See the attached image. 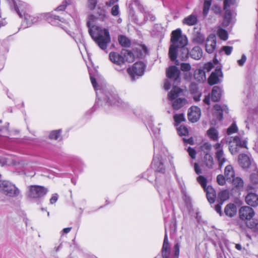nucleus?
<instances>
[{
	"label": "nucleus",
	"instance_id": "f257e3e1",
	"mask_svg": "<svg viewBox=\"0 0 258 258\" xmlns=\"http://www.w3.org/2000/svg\"><path fill=\"white\" fill-rule=\"evenodd\" d=\"M171 42L172 44L168 53L170 59L174 61L178 56L182 60H185L189 53L188 49L185 47L188 41L186 36L182 35L180 29L172 31Z\"/></svg>",
	"mask_w": 258,
	"mask_h": 258
},
{
	"label": "nucleus",
	"instance_id": "f03ea898",
	"mask_svg": "<svg viewBox=\"0 0 258 258\" xmlns=\"http://www.w3.org/2000/svg\"><path fill=\"white\" fill-rule=\"evenodd\" d=\"M90 78L91 83L96 91V95L98 98V101L96 102L99 104H102L103 102H105V106H117L124 110H127L130 108V105L127 102H125L121 100L118 97L117 95L111 92H107L104 94L103 92L99 90L98 89L96 79L91 74H90Z\"/></svg>",
	"mask_w": 258,
	"mask_h": 258
},
{
	"label": "nucleus",
	"instance_id": "7ed1b4c3",
	"mask_svg": "<svg viewBox=\"0 0 258 258\" xmlns=\"http://www.w3.org/2000/svg\"><path fill=\"white\" fill-rule=\"evenodd\" d=\"M89 33L94 41L102 50L107 47V45L110 42V36L107 29L103 28L97 26H92L90 22H88Z\"/></svg>",
	"mask_w": 258,
	"mask_h": 258
},
{
	"label": "nucleus",
	"instance_id": "20e7f679",
	"mask_svg": "<svg viewBox=\"0 0 258 258\" xmlns=\"http://www.w3.org/2000/svg\"><path fill=\"white\" fill-rule=\"evenodd\" d=\"M166 75L168 79L164 82V88L168 90L170 89L171 81H173V87H176L180 82V71L176 66H171L166 70Z\"/></svg>",
	"mask_w": 258,
	"mask_h": 258
},
{
	"label": "nucleus",
	"instance_id": "39448f33",
	"mask_svg": "<svg viewBox=\"0 0 258 258\" xmlns=\"http://www.w3.org/2000/svg\"><path fill=\"white\" fill-rule=\"evenodd\" d=\"M0 192L7 197L15 198L20 194V190L11 182L0 180Z\"/></svg>",
	"mask_w": 258,
	"mask_h": 258
},
{
	"label": "nucleus",
	"instance_id": "423d86ee",
	"mask_svg": "<svg viewBox=\"0 0 258 258\" xmlns=\"http://www.w3.org/2000/svg\"><path fill=\"white\" fill-rule=\"evenodd\" d=\"M182 92V90L180 88L173 87L168 93V99L172 101L174 100L172 103V107L175 110L180 109L185 104L186 100L184 98H177Z\"/></svg>",
	"mask_w": 258,
	"mask_h": 258
},
{
	"label": "nucleus",
	"instance_id": "0eeeda50",
	"mask_svg": "<svg viewBox=\"0 0 258 258\" xmlns=\"http://www.w3.org/2000/svg\"><path fill=\"white\" fill-rule=\"evenodd\" d=\"M144 68V63L140 61L136 62L132 68L127 69V72L132 81L135 80L138 77L143 75Z\"/></svg>",
	"mask_w": 258,
	"mask_h": 258
},
{
	"label": "nucleus",
	"instance_id": "6e6552de",
	"mask_svg": "<svg viewBox=\"0 0 258 258\" xmlns=\"http://www.w3.org/2000/svg\"><path fill=\"white\" fill-rule=\"evenodd\" d=\"M213 148L215 150V157L217 160L219 166L221 169L223 164L226 162L227 159L223 151V145L222 143H217L214 145Z\"/></svg>",
	"mask_w": 258,
	"mask_h": 258
},
{
	"label": "nucleus",
	"instance_id": "1a4fd4ad",
	"mask_svg": "<svg viewBox=\"0 0 258 258\" xmlns=\"http://www.w3.org/2000/svg\"><path fill=\"white\" fill-rule=\"evenodd\" d=\"M48 190L47 188L42 186L31 185L29 187L28 196L32 199L38 198L45 195Z\"/></svg>",
	"mask_w": 258,
	"mask_h": 258
},
{
	"label": "nucleus",
	"instance_id": "9d476101",
	"mask_svg": "<svg viewBox=\"0 0 258 258\" xmlns=\"http://www.w3.org/2000/svg\"><path fill=\"white\" fill-rule=\"evenodd\" d=\"M152 168L156 171L164 173L165 167L164 164V159L160 154H155L151 164Z\"/></svg>",
	"mask_w": 258,
	"mask_h": 258
},
{
	"label": "nucleus",
	"instance_id": "9b49d317",
	"mask_svg": "<svg viewBox=\"0 0 258 258\" xmlns=\"http://www.w3.org/2000/svg\"><path fill=\"white\" fill-rule=\"evenodd\" d=\"M233 143L236 145H230L229 150L232 155H235L238 152V147L247 148V141L245 139L239 136H235L233 139Z\"/></svg>",
	"mask_w": 258,
	"mask_h": 258
},
{
	"label": "nucleus",
	"instance_id": "f8f14e48",
	"mask_svg": "<svg viewBox=\"0 0 258 258\" xmlns=\"http://www.w3.org/2000/svg\"><path fill=\"white\" fill-rule=\"evenodd\" d=\"M255 186L251 185H248L247 186V191L248 194L245 197V202L249 206L255 207L258 206V195L251 191V190L254 189Z\"/></svg>",
	"mask_w": 258,
	"mask_h": 258
},
{
	"label": "nucleus",
	"instance_id": "ddd939ff",
	"mask_svg": "<svg viewBox=\"0 0 258 258\" xmlns=\"http://www.w3.org/2000/svg\"><path fill=\"white\" fill-rule=\"evenodd\" d=\"M239 216L242 221H248L252 219L254 215L253 209L248 206H243L239 210Z\"/></svg>",
	"mask_w": 258,
	"mask_h": 258
},
{
	"label": "nucleus",
	"instance_id": "4468645a",
	"mask_svg": "<svg viewBox=\"0 0 258 258\" xmlns=\"http://www.w3.org/2000/svg\"><path fill=\"white\" fill-rule=\"evenodd\" d=\"M14 10L16 11L20 17L23 15L25 16L27 12V6L26 3L20 1V0H12Z\"/></svg>",
	"mask_w": 258,
	"mask_h": 258
},
{
	"label": "nucleus",
	"instance_id": "2eb2a0df",
	"mask_svg": "<svg viewBox=\"0 0 258 258\" xmlns=\"http://www.w3.org/2000/svg\"><path fill=\"white\" fill-rule=\"evenodd\" d=\"M223 74L221 69L217 68L213 72L208 78V83L210 85H213L219 83L220 82V78H222Z\"/></svg>",
	"mask_w": 258,
	"mask_h": 258
},
{
	"label": "nucleus",
	"instance_id": "dca6fc26",
	"mask_svg": "<svg viewBox=\"0 0 258 258\" xmlns=\"http://www.w3.org/2000/svg\"><path fill=\"white\" fill-rule=\"evenodd\" d=\"M216 37L214 34L209 35L206 40L205 45L206 51L208 53H212L215 50L216 47Z\"/></svg>",
	"mask_w": 258,
	"mask_h": 258
},
{
	"label": "nucleus",
	"instance_id": "f3484780",
	"mask_svg": "<svg viewBox=\"0 0 258 258\" xmlns=\"http://www.w3.org/2000/svg\"><path fill=\"white\" fill-rule=\"evenodd\" d=\"M201 115V109L197 106H191L188 110V118L192 122H197Z\"/></svg>",
	"mask_w": 258,
	"mask_h": 258
},
{
	"label": "nucleus",
	"instance_id": "a211bd4d",
	"mask_svg": "<svg viewBox=\"0 0 258 258\" xmlns=\"http://www.w3.org/2000/svg\"><path fill=\"white\" fill-rule=\"evenodd\" d=\"M165 233L162 248V256L163 258H169L170 254V247L168 241L167 230V225L165 224Z\"/></svg>",
	"mask_w": 258,
	"mask_h": 258
},
{
	"label": "nucleus",
	"instance_id": "6ab92c4d",
	"mask_svg": "<svg viewBox=\"0 0 258 258\" xmlns=\"http://www.w3.org/2000/svg\"><path fill=\"white\" fill-rule=\"evenodd\" d=\"M109 58L113 63L121 67L124 64V58L122 54L116 52H111L109 53Z\"/></svg>",
	"mask_w": 258,
	"mask_h": 258
},
{
	"label": "nucleus",
	"instance_id": "aec40b11",
	"mask_svg": "<svg viewBox=\"0 0 258 258\" xmlns=\"http://www.w3.org/2000/svg\"><path fill=\"white\" fill-rule=\"evenodd\" d=\"M238 161L240 165L243 168H248L251 164L249 157L244 154H241L239 155Z\"/></svg>",
	"mask_w": 258,
	"mask_h": 258
},
{
	"label": "nucleus",
	"instance_id": "412c9836",
	"mask_svg": "<svg viewBox=\"0 0 258 258\" xmlns=\"http://www.w3.org/2000/svg\"><path fill=\"white\" fill-rule=\"evenodd\" d=\"M204 190L206 192L209 202L211 204L214 203L216 199V192L214 189L211 186L208 185Z\"/></svg>",
	"mask_w": 258,
	"mask_h": 258
},
{
	"label": "nucleus",
	"instance_id": "4be33fe9",
	"mask_svg": "<svg viewBox=\"0 0 258 258\" xmlns=\"http://www.w3.org/2000/svg\"><path fill=\"white\" fill-rule=\"evenodd\" d=\"M46 19L47 21L52 25H60V23L62 21L59 19V17L52 14H47L46 15Z\"/></svg>",
	"mask_w": 258,
	"mask_h": 258
},
{
	"label": "nucleus",
	"instance_id": "5701e85b",
	"mask_svg": "<svg viewBox=\"0 0 258 258\" xmlns=\"http://www.w3.org/2000/svg\"><path fill=\"white\" fill-rule=\"evenodd\" d=\"M224 176L227 181H231L232 178L235 176V171L232 165H228L225 167Z\"/></svg>",
	"mask_w": 258,
	"mask_h": 258
},
{
	"label": "nucleus",
	"instance_id": "b1692460",
	"mask_svg": "<svg viewBox=\"0 0 258 258\" xmlns=\"http://www.w3.org/2000/svg\"><path fill=\"white\" fill-rule=\"evenodd\" d=\"M189 54L191 58L196 60H199L203 56V50L200 46H197L191 50Z\"/></svg>",
	"mask_w": 258,
	"mask_h": 258
},
{
	"label": "nucleus",
	"instance_id": "393cba45",
	"mask_svg": "<svg viewBox=\"0 0 258 258\" xmlns=\"http://www.w3.org/2000/svg\"><path fill=\"white\" fill-rule=\"evenodd\" d=\"M222 89L218 86H214L211 92V98L214 102L219 101L221 98Z\"/></svg>",
	"mask_w": 258,
	"mask_h": 258
},
{
	"label": "nucleus",
	"instance_id": "a878e982",
	"mask_svg": "<svg viewBox=\"0 0 258 258\" xmlns=\"http://www.w3.org/2000/svg\"><path fill=\"white\" fill-rule=\"evenodd\" d=\"M194 77L198 82H204L206 80L205 71L202 69H197L195 71Z\"/></svg>",
	"mask_w": 258,
	"mask_h": 258
},
{
	"label": "nucleus",
	"instance_id": "bb28decb",
	"mask_svg": "<svg viewBox=\"0 0 258 258\" xmlns=\"http://www.w3.org/2000/svg\"><path fill=\"white\" fill-rule=\"evenodd\" d=\"M236 207L233 204H228L224 209V213L225 215L230 217L234 216L236 214Z\"/></svg>",
	"mask_w": 258,
	"mask_h": 258
},
{
	"label": "nucleus",
	"instance_id": "cd10ccee",
	"mask_svg": "<svg viewBox=\"0 0 258 258\" xmlns=\"http://www.w3.org/2000/svg\"><path fill=\"white\" fill-rule=\"evenodd\" d=\"M24 19L28 26H31L39 21V17L37 16L32 15L30 13H26L24 16Z\"/></svg>",
	"mask_w": 258,
	"mask_h": 258
},
{
	"label": "nucleus",
	"instance_id": "c85d7f7f",
	"mask_svg": "<svg viewBox=\"0 0 258 258\" xmlns=\"http://www.w3.org/2000/svg\"><path fill=\"white\" fill-rule=\"evenodd\" d=\"M232 185L239 191L243 189L244 182L242 178L239 177H234L231 181Z\"/></svg>",
	"mask_w": 258,
	"mask_h": 258
},
{
	"label": "nucleus",
	"instance_id": "c756f323",
	"mask_svg": "<svg viewBox=\"0 0 258 258\" xmlns=\"http://www.w3.org/2000/svg\"><path fill=\"white\" fill-rule=\"evenodd\" d=\"M205 41V35L200 32L194 34L192 37V42L198 44H202Z\"/></svg>",
	"mask_w": 258,
	"mask_h": 258
},
{
	"label": "nucleus",
	"instance_id": "7c9ffc66",
	"mask_svg": "<svg viewBox=\"0 0 258 258\" xmlns=\"http://www.w3.org/2000/svg\"><path fill=\"white\" fill-rule=\"evenodd\" d=\"M224 10L225 13L223 24L224 26L227 27L232 22V14L229 9H224Z\"/></svg>",
	"mask_w": 258,
	"mask_h": 258
},
{
	"label": "nucleus",
	"instance_id": "2f4dec72",
	"mask_svg": "<svg viewBox=\"0 0 258 258\" xmlns=\"http://www.w3.org/2000/svg\"><path fill=\"white\" fill-rule=\"evenodd\" d=\"M197 17L195 15L192 14L185 17L183 20V23L188 26L195 25L197 23Z\"/></svg>",
	"mask_w": 258,
	"mask_h": 258
},
{
	"label": "nucleus",
	"instance_id": "473e14b6",
	"mask_svg": "<svg viewBox=\"0 0 258 258\" xmlns=\"http://www.w3.org/2000/svg\"><path fill=\"white\" fill-rule=\"evenodd\" d=\"M121 54L124 58V63L126 61L128 62H133L135 60V55L131 51L124 50L121 51Z\"/></svg>",
	"mask_w": 258,
	"mask_h": 258
},
{
	"label": "nucleus",
	"instance_id": "72a5a7b5",
	"mask_svg": "<svg viewBox=\"0 0 258 258\" xmlns=\"http://www.w3.org/2000/svg\"><path fill=\"white\" fill-rule=\"evenodd\" d=\"M205 163L207 167L212 168L214 165V162L212 156L208 152L205 153L204 156Z\"/></svg>",
	"mask_w": 258,
	"mask_h": 258
},
{
	"label": "nucleus",
	"instance_id": "f704fd0d",
	"mask_svg": "<svg viewBox=\"0 0 258 258\" xmlns=\"http://www.w3.org/2000/svg\"><path fill=\"white\" fill-rule=\"evenodd\" d=\"M118 40L119 44L123 47H128L131 45L130 40L123 35L119 36Z\"/></svg>",
	"mask_w": 258,
	"mask_h": 258
},
{
	"label": "nucleus",
	"instance_id": "c9c22d12",
	"mask_svg": "<svg viewBox=\"0 0 258 258\" xmlns=\"http://www.w3.org/2000/svg\"><path fill=\"white\" fill-rule=\"evenodd\" d=\"M207 135L213 141H217L218 139V132L214 127H211L208 130Z\"/></svg>",
	"mask_w": 258,
	"mask_h": 258
},
{
	"label": "nucleus",
	"instance_id": "e433bc0d",
	"mask_svg": "<svg viewBox=\"0 0 258 258\" xmlns=\"http://www.w3.org/2000/svg\"><path fill=\"white\" fill-rule=\"evenodd\" d=\"M229 197V191L227 190H222L218 194V202L224 203V202Z\"/></svg>",
	"mask_w": 258,
	"mask_h": 258
},
{
	"label": "nucleus",
	"instance_id": "4c0bfd02",
	"mask_svg": "<svg viewBox=\"0 0 258 258\" xmlns=\"http://www.w3.org/2000/svg\"><path fill=\"white\" fill-rule=\"evenodd\" d=\"M217 35L219 37L223 40H226L228 37L227 31L222 28H219L218 29Z\"/></svg>",
	"mask_w": 258,
	"mask_h": 258
},
{
	"label": "nucleus",
	"instance_id": "58836bf2",
	"mask_svg": "<svg viewBox=\"0 0 258 258\" xmlns=\"http://www.w3.org/2000/svg\"><path fill=\"white\" fill-rule=\"evenodd\" d=\"M212 0H205L203 9V15L204 17H206L209 13V11L211 6Z\"/></svg>",
	"mask_w": 258,
	"mask_h": 258
},
{
	"label": "nucleus",
	"instance_id": "ea45409f",
	"mask_svg": "<svg viewBox=\"0 0 258 258\" xmlns=\"http://www.w3.org/2000/svg\"><path fill=\"white\" fill-rule=\"evenodd\" d=\"M60 136V130H56L52 131L49 134V138L57 140L59 139Z\"/></svg>",
	"mask_w": 258,
	"mask_h": 258
},
{
	"label": "nucleus",
	"instance_id": "a19ab883",
	"mask_svg": "<svg viewBox=\"0 0 258 258\" xmlns=\"http://www.w3.org/2000/svg\"><path fill=\"white\" fill-rule=\"evenodd\" d=\"M72 0H64L62 4L59 5L57 8V11H64L68 5H71Z\"/></svg>",
	"mask_w": 258,
	"mask_h": 258
},
{
	"label": "nucleus",
	"instance_id": "79ce46f5",
	"mask_svg": "<svg viewBox=\"0 0 258 258\" xmlns=\"http://www.w3.org/2000/svg\"><path fill=\"white\" fill-rule=\"evenodd\" d=\"M238 131V127L235 123H233L227 129V134L228 135H230L235 133H236Z\"/></svg>",
	"mask_w": 258,
	"mask_h": 258
},
{
	"label": "nucleus",
	"instance_id": "37998d69",
	"mask_svg": "<svg viewBox=\"0 0 258 258\" xmlns=\"http://www.w3.org/2000/svg\"><path fill=\"white\" fill-rule=\"evenodd\" d=\"M174 119L176 124H179L185 120L184 115L183 113L176 114L174 115Z\"/></svg>",
	"mask_w": 258,
	"mask_h": 258
},
{
	"label": "nucleus",
	"instance_id": "c03bdc74",
	"mask_svg": "<svg viewBox=\"0 0 258 258\" xmlns=\"http://www.w3.org/2000/svg\"><path fill=\"white\" fill-rule=\"evenodd\" d=\"M197 180L204 189L207 188L208 186H207V180L205 177L200 175L197 178Z\"/></svg>",
	"mask_w": 258,
	"mask_h": 258
},
{
	"label": "nucleus",
	"instance_id": "a18cd8bd",
	"mask_svg": "<svg viewBox=\"0 0 258 258\" xmlns=\"http://www.w3.org/2000/svg\"><path fill=\"white\" fill-rule=\"evenodd\" d=\"M177 132L180 136H186L188 133V129L183 125H181L177 128Z\"/></svg>",
	"mask_w": 258,
	"mask_h": 258
},
{
	"label": "nucleus",
	"instance_id": "49530a36",
	"mask_svg": "<svg viewBox=\"0 0 258 258\" xmlns=\"http://www.w3.org/2000/svg\"><path fill=\"white\" fill-rule=\"evenodd\" d=\"M226 178L222 174H219L217 177V181L220 185H223L226 182Z\"/></svg>",
	"mask_w": 258,
	"mask_h": 258
},
{
	"label": "nucleus",
	"instance_id": "de8ad7c7",
	"mask_svg": "<svg viewBox=\"0 0 258 258\" xmlns=\"http://www.w3.org/2000/svg\"><path fill=\"white\" fill-rule=\"evenodd\" d=\"M111 14L113 16H117L119 14V6L115 5L111 9Z\"/></svg>",
	"mask_w": 258,
	"mask_h": 258
},
{
	"label": "nucleus",
	"instance_id": "09e8293b",
	"mask_svg": "<svg viewBox=\"0 0 258 258\" xmlns=\"http://www.w3.org/2000/svg\"><path fill=\"white\" fill-rule=\"evenodd\" d=\"M236 3V0H224V9H228L230 6L234 5Z\"/></svg>",
	"mask_w": 258,
	"mask_h": 258
},
{
	"label": "nucleus",
	"instance_id": "8fccbe9b",
	"mask_svg": "<svg viewBox=\"0 0 258 258\" xmlns=\"http://www.w3.org/2000/svg\"><path fill=\"white\" fill-rule=\"evenodd\" d=\"M221 50L224 51L226 55H229L231 53L233 47L230 46H224L221 48Z\"/></svg>",
	"mask_w": 258,
	"mask_h": 258
},
{
	"label": "nucleus",
	"instance_id": "3c124183",
	"mask_svg": "<svg viewBox=\"0 0 258 258\" xmlns=\"http://www.w3.org/2000/svg\"><path fill=\"white\" fill-rule=\"evenodd\" d=\"M154 30L156 31L158 34H162L164 29L161 24H156L154 26Z\"/></svg>",
	"mask_w": 258,
	"mask_h": 258
},
{
	"label": "nucleus",
	"instance_id": "603ef678",
	"mask_svg": "<svg viewBox=\"0 0 258 258\" xmlns=\"http://www.w3.org/2000/svg\"><path fill=\"white\" fill-rule=\"evenodd\" d=\"M88 1L89 9L91 10H94L97 4V0H88Z\"/></svg>",
	"mask_w": 258,
	"mask_h": 258
},
{
	"label": "nucleus",
	"instance_id": "864d4df0",
	"mask_svg": "<svg viewBox=\"0 0 258 258\" xmlns=\"http://www.w3.org/2000/svg\"><path fill=\"white\" fill-rule=\"evenodd\" d=\"M180 69L183 72H187L190 70L191 66L188 63H181L180 64Z\"/></svg>",
	"mask_w": 258,
	"mask_h": 258
},
{
	"label": "nucleus",
	"instance_id": "5fc2aeb1",
	"mask_svg": "<svg viewBox=\"0 0 258 258\" xmlns=\"http://www.w3.org/2000/svg\"><path fill=\"white\" fill-rule=\"evenodd\" d=\"M251 181L254 185L258 184V173H253L251 175Z\"/></svg>",
	"mask_w": 258,
	"mask_h": 258
},
{
	"label": "nucleus",
	"instance_id": "6e6d98bb",
	"mask_svg": "<svg viewBox=\"0 0 258 258\" xmlns=\"http://www.w3.org/2000/svg\"><path fill=\"white\" fill-rule=\"evenodd\" d=\"M247 57L245 54H242L241 56V58L240 59H238L237 60V63L239 66L242 67L243 66L246 60Z\"/></svg>",
	"mask_w": 258,
	"mask_h": 258
},
{
	"label": "nucleus",
	"instance_id": "4d7b16f0",
	"mask_svg": "<svg viewBox=\"0 0 258 258\" xmlns=\"http://www.w3.org/2000/svg\"><path fill=\"white\" fill-rule=\"evenodd\" d=\"M214 67V65L212 62H209L206 64H205L204 66V70L207 71V72H210Z\"/></svg>",
	"mask_w": 258,
	"mask_h": 258
},
{
	"label": "nucleus",
	"instance_id": "13d9d810",
	"mask_svg": "<svg viewBox=\"0 0 258 258\" xmlns=\"http://www.w3.org/2000/svg\"><path fill=\"white\" fill-rule=\"evenodd\" d=\"M187 152L188 153L189 155L192 159H195L196 158V151L194 149L189 147L187 149Z\"/></svg>",
	"mask_w": 258,
	"mask_h": 258
},
{
	"label": "nucleus",
	"instance_id": "bf43d9fd",
	"mask_svg": "<svg viewBox=\"0 0 258 258\" xmlns=\"http://www.w3.org/2000/svg\"><path fill=\"white\" fill-rule=\"evenodd\" d=\"M218 202L219 204H217L215 207V210L218 213H219L221 215L222 214L221 206L222 205L223 203L220 202Z\"/></svg>",
	"mask_w": 258,
	"mask_h": 258
},
{
	"label": "nucleus",
	"instance_id": "052dcab7",
	"mask_svg": "<svg viewBox=\"0 0 258 258\" xmlns=\"http://www.w3.org/2000/svg\"><path fill=\"white\" fill-rule=\"evenodd\" d=\"M214 108L216 112L224 111L226 109H227V106H225L223 108L221 105L218 104L214 105Z\"/></svg>",
	"mask_w": 258,
	"mask_h": 258
},
{
	"label": "nucleus",
	"instance_id": "680f3d73",
	"mask_svg": "<svg viewBox=\"0 0 258 258\" xmlns=\"http://www.w3.org/2000/svg\"><path fill=\"white\" fill-rule=\"evenodd\" d=\"M135 4L136 6L138 7V9L143 13L145 12V9L144 6L140 3L139 1H136L135 2Z\"/></svg>",
	"mask_w": 258,
	"mask_h": 258
},
{
	"label": "nucleus",
	"instance_id": "e2e57ef3",
	"mask_svg": "<svg viewBox=\"0 0 258 258\" xmlns=\"http://www.w3.org/2000/svg\"><path fill=\"white\" fill-rule=\"evenodd\" d=\"M72 37L74 38V39H75L77 43H78V42H80L81 43L83 42L82 35L81 33L79 35H78L77 36H72Z\"/></svg>",
	"mask_w": 258,
	"mask_h": 258
},
{
	"label": "nucleus",
	"instance_id": "0e129e2a",
	"mask_svg": "<svg viewBox=\"0 0 258 258\" xmlns=\"http://www.w3.org/2000/svg\"><path fill=\"white\" fill-rule=\"evenodd\" d=\"M98 14L100 19L104 20L106 18V12L104 10H101Z\"/></svg>",
	"mask_w": 258,
	"mask_h": 258
},
{
	"label": "nucleus",
	"instance_id": "69168bd1",
	"mask_svg": "<svg viewBox=\"0 0 258 258\" xmlns=\"http://www.w3.org/2000/svg\"><path fill=\"white\" fill-rule=\"evenodd\" d=\"M202 93L201 92H197V93L193 94V99L196 101H199L200 100V98L201 97Z\"/></svg>",
	"mask_w": 258,
	"mask_h": 258
},
{
	"label": "nucleus",
	"instance_id": "338daca9",
	"mask_svg": "<svg viewBox=\"0 0 258 258\" xmlns=\"http://www.w3.org/2000/svg\"><path fill=\"white\" fill-rule=\"evenodd\" d=\"M146 19L151 21H154L156 19V17L153 14L148 13V14L146 13Z\"/></svg>",
	"mask_w": 258,
	"mask_h": 258
},
{
	"label": "nucleus",
	"instance_id": "774afa93",
	"mask_svg": "<svg viewBox=\"0 0 258 258\" xmlns=\"http://www.w3.org/2000/svg\"><path fill=\"white\" fill-rule=\"evenodd\" d=\"M58 200V195L55 194L52 195V197L50 199V203L51 204H53L56 202Z\"/></svg>",
	"mask_w": 258,
	"mask_h": 258
}]
</instances>
